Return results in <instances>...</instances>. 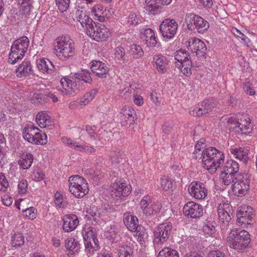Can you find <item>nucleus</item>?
<instances>
[{"mask_svg": "<svg viewBox=\"0 0 257 257\" xmlns=\"http://www.w3.org/2000/svg\"><path fill=\"white\" fill-rule=\"evenodd\" d=\"M130 53L133 58L137 59L143 56L144 51L140 45H133L131 47Z\"/></svg>", "mask_w": 257, "mask_h": 257, "instance_id": "de8ad7c7", "label": "nucleus"}, {"mask_svg": "<svg viewBox=\"0 0 257 257\" xmlns=\"http://www.w3.org/2000/svg\"><path fill=\"white\" fill-rule=\"evenodd\" d=\"M63 229L65 232H70L74 230L78 226L79 220L75 214H67L63 218Z\"/></svg>", "mask_w": 257, "mask_h": 257, "instance_id": "aec40b11", "label": "nucleus"}, {"mask_svg": "<svg viewBox=\"0 0 257 257\" xmlns=\"http://www.w3.org/2000/svg\"><path fill=\"white\" fill-rule=\"evenodd\" d=\"M69 190L77 198H82L88 193V184L84 178L79 175L71 176L68 180Z\"/></svg>", "mask_w": 257, "mask_h": 257, "instance_id": "39448f33", "label": "nucleus"}, {"mask_svg": "<svg viewBox=\"0 0 257 257\" xmlns=\"http://www.w3.org/2000/svg\"><path fill=\"white\" fill-rule=\"evenodd\" d=\"M202 158L204 168L210 173H214L218 168L223 164L224 160L223 153L214 147H209L204 149L198 156L196 159Z\"/></svg>", "mask_w": 257, "mask_h": 257, "instance_id": "f257e3e1", "label": "nucleus"}, {"mask_svg": "<svg viewBox=\"0 0 257 257\" xmlns=\"http://www.w3.org/2000/svg\"><path fill=\"white\" fill-rule=\"evenodd\" d=\"M175 59L180 64L184 62L186 59L191 58L189 53L185 50L180 49L175 53Z\"/></svg>", "mask_w": 257, "mask_h": 257, "instance_id": "49530a36", "label": "nucleus"}, {"mask_svg": "<svg viewBox=\"0 0 257 257\" xmlns=\"http://www.w3.org/2000/svg\"><path fill=\"white\" fill-rule=\"evenodd\" d=\"M123 222L126 227L132 232L135 231L138 228H141L139 226L137 217L133 215L130 212H126L123 214Z\"/></svg>", "mask_w": 257, "mask_h": 257, "instance_id": "4be33fe9", "label": "nucleus"}, {"mask_svg": "<svg viewBox=\"0 0 257 257\" xmlns=\"http://www.w3.org/2000/svg\"><path fill=\"white\" fill-rule=\"evenodd\" d=\"M36 121L42 128L51 126L50 117L45 112H39L36 116Z\"/></svg>", "mask_w": 257, "mask_h": 257, "instance_id": "2f4dec72", "label": "nucleus"}, {"mask_svg": "<svg viewBox=\"0 0 257 257\" xmlns=\"http://www.w3.org/2000/svg\"><path fill=\"white\" fill-rule=\"evenodd\" d=\"M232 210V207L229 203H222L218 205L217 213L222 230L229 226V222L233 216Z\"/></svg>", "mask_w": 257, "mask_h": 257, "instance_id": "9d476101", "label": "nucleus"}, {"mask_svg": "<svg viewBox=\"0 0 257 257\" xmlns=\"http://www.w3.org/2000/svg\"><path fill=\"white\" fill-rule=\"evenodd\" d=\"M33 160V155L31 153H26L22 156L19 161V164L23 169H27L31 166Z\"/></svg>", "mask_w": 257, "mask_h": 257, "instance_id": "f704fd0d", "label": "nucleus"}, {"mask_svg": "<svg viewBox=\"0 0 257 257\" xmlns=\"http://www.w3.org/2000/svg\"><path fill=\"white\" fill-rule=\"evenodd\" d=\"M45 174L42 171H35L32 175V178L35 181L39 182L44 179Z\"/></svg>", "mask_w": 257, "mask_h": 257, "instance_id": "052dcab7", "label": "nucleus"}, {"mask_svg": "<svg viewBox=\"0 0 257 257\" xmlns=\"http://www.w3.org/2000/svg\"><path fill=\"white\" fill-rule=\"evenodd\" d=\"M46 98V95L40 93H35L33 95L32 101L34 103H40L45 101Z\"/></svg>", "mask_w": 257, "mask_h": 257, "instance_id": "4d7b16f0", "label": "nucleus"}, {"mask_svg": "<svg viewBox=\"0 0 257 257\" xmlns=\"http://www.w3.org/2000/svg\"><path fill=\"white\" fill-rule=\"evenodd\" d=\"M188 49L200 59L204 60L206 58L207 47L205 43L196 38H191L188 40Z\"/></svg>", "mask_w": 257, "mask_h": 257, "instance_id": "4468645a", "label": "nucleus"}, {"mask_svg": "<svg viewBox=\"0 0 257 257\" xmlns=\"http://www.w3.org/2000/svg\"><path fill=\"white\" fill-rule=\"evenodd\" d=\"M38 69L43 72L52 74L55 71V68L52 62L49 59L43 58L37 62Z\"/></svg>", "mask_w": 257, "mask_h": 257, "instance_id": "cd10ccee", "label": "nucleus"}, {"mask_svg": "<svg viewBox=\"0 0 257 257\" xmlns=\"http://www.w3.org/2000/svg\"><path fill=\"white\" fill-rule=\"evenodd\" d=\"M185 23L187 28L191 31H197L203 33L209 27L208 22L200 16L190 13L186 15Z\"/></svg>", "mask_w": 257, "mask_h": 257, "instance_id": "6e6552de", "label": "nucleus"}, {"mask_svg": "<svg viewBox=\"0 0 257 257\" xmlns=\"http://www.w3.org/2000/svg\"><path fill=\"white\" fill-rule=\"evenodd\" d=\"M205 145L203 144V142L202 140H200L198 141L195 147V151L194 152V157L196 158V156H198L201 152V150L205 148Z\"/></svg>", "mask_w": 257, "mask_h": 257, "instance_id": "680f3d73", "label": "nucleus"}, {"mask_svg": "<svg viewBox=\"0 0 257 257\" xmlns=\"http://www.w3.org/2000/svg\"><path fill=\"white\" fill-rule=\"evenodd\" d=\"M24 214L26 216L29 217L31 219H34L36 218L35 209L32 207L26 209L24 211Z\"/></svg>", "mask_w": 257, "mask_h": 257, "instance_id": "69168bd1", "label": "nucleus"}, {"mask_svg": "<svg viewBox=\"0 0 257 257\" xmlns=\"http://www.w3.org/2000/svg\"><path fill=\"white\" fill-rule=\"evenodd\" d=\"M144 41L145 44L149 48L157 47L158 43V39L155 36L154 31L150 28L146 29L143 34Z\"/></svg>", "mask_w": 257, "mask_h": 257, "instance_id": "a878e982", "label": "nucleus"}, {"mask_svg": "<svg viewBox=\"0 0 257 257\" xmlns=\"http://www.w3.org/2000/svg\"><path fill=\"white\" fill-rule=\"evenodd\" d=\"M118 257H133V249L128 245L119 246L118 248Z\"/></svg>", "mask_w": 257, "mask_h": 257, "instance_id": "79ce46f5", "label": "nucleus"}, {"mask_svg": "<svg viewBox=\"0 0 257 257\" xmlns=\"http://www.w3.org/2000/svg\"><path fill=\"white\" fill-rule=\"evenodd\" d=\"M91 71L97 76L105 78L108 71L105 64L100 61H92L91 65Z\"/></svg>", "mask_w": 257, "mask_h": 257, "instance_id": "5701e85b", "label": "nucleus"}, {"mask_svg": "<svg viewBox=\"0 0 257 257\" xmlns=\"http://www.w3.org/2000/svg\"><path fill=\"white\" fill-rule=\"evenodd\" d=\"M65 245L67 250L72 252L73 253L78 252L80 248L79 242L74 238H67L65 240Z\"/></svg>", "mask_w": 257, "mask_h": 257, "instance_id": "c9c22d12", "label": "nucleus"}, {"mask_svg": "<svg viewBox=\"0 0 257 257\" xmlns=\"http://www.w3.org/2000/svg\"><path fill=\"white\" fill-rule=\"evenodd\" d=\"M122 155V152L118 149H115L111 152L110 157L113 162L118 163L120 162Z\"/></svg>", "mask_w": 257, "mask_h": 257, "instance_id": "5fc2aeb1", "label": "nucleus"}, {"mask_svg": "<svg viewBox=\"0 0 257 257\" xmlns=\"http://www.w3.org/2000/svg\"><path fill=\"white\" fill-rule=\"evenodd\" d=\"M139 19L135 14H131L128 17L127 23L131 26L136 25L139 23Z\"/></svg>", "mask_w": 257, "mask_h": 257, "instance_id": "e2e57ef3", "label": "nucleus"}, {"mask_svg": "<svg viewBox=\"0 0 257 257\" xmlns=\"http://www.w3.org/2000/svg\"><path fill=\"white\" fill-rule=\"evenodd\" d=\"M243 89L246 93L250 95H253L255 94V91L249 82L244 84Z\"/></svg>", "mask_w": 257, "mask_h": 257, "instance_id": "0e129e2a", "label": "nucleus"}, {"mask_svg": "<svg viewBox=\"0 0 257 257\" xmlns=\"http://www.w3.org/2000/svg\"><path fill=\"white\" fill-rule=\"evenodd\" d=\"M209 257H225V254L218 250H212L209 252Z\"/></svg>", "mask_w": 257, "mask_h": 257, "instance_id": "774afa93", "label": "nucleus"}, {"mask_svg": "<svg viewBox=\"0 0 257 257\" xmlns=\"http://www.w3.org/2000/svg\"><path fill=\"white\" fill-rule=\"evenodd\" d=\"M60 83L63 89L62 93L64 95H72L78 90L75 82L72 83V81L68 78H62Z\"/></svg>", "mask_w": 257, "mask_h": 257, "instance_id": "393cba45", "label": "nucleus"}, {"mask_svg": "<svg viewBox=\"0 0 257 257\" xmlns=\"http://www.w3.org/2000/svg\"><path fill=\"white\" fill-rule=\"evenodd\" d=\"M172 232V225L170 222L163 223L155 228L154 231V243L158 247L166 242Z\"/></svg>", "mask_w": 257, "mask_h": 257, "instance_id": "1a4fd4ad", "label": "nucleus"}, {"mask_svg": "<svg viewBox=\"0 0 257 257\" xmlns=\"http://www.w3.org/2000/svg\"><path fill=\"white\" fill-rule=\"evenodd\" d=\"M239 167L238 164L233 160H228L224 163L220 177L224 185H228L232 183V178L239 172Z\"/></svg>", "mask_w": 257, "mask_h": 257, "instance_id": "423d86ee", "label": "nucleus"}, {"mask_svg": "<svg viewBox=\"0 0 257 257\" xmlns=\"http://www.w3.org/2000/svg\"><path fill=\"white\" fill-rule=\"evenodd\" d=\"M153 61L156 63L157 69L159 72L163 73L167 71L168 61L165 56L155 55L153 57Z\"/></svg>", "mask_w": 257, "mask_h": 257, "instance_id": "7c9ffc66", "label": "nucleus"}, {"mask_svg": "<svg viewBox=\"0 0 257 257\" xmlns=\"http://www.w3.org/2000/svg\"><path fill=\"white\" fill-rule=\"evenodd\" d=\"M87 34L94 40L99 42L105 40L108 37L109 33L104 25L95 23V25L87 31Z\"/></svg>", "mask_w": 257, "mask_h": 257, "instance_id": "2eb2a0df", "label": "nucleus"}, {"mask_svg": "<svg viewBox=\"0 0 257 257\" xmlns=\"http://www.w3.org/2000/svg\"><path fill=\"white\" fill-rule=\"evenodd\" d=\"M82 234L84 242L97 238L95 229L91 226H85L82 230Z\"/></svg>", "mask_w": 257, "mask_h": 257, "instance_id": "e433bc0d", "label": "nucleus"}, {"mask_svg": "<svg viewBox=\"0 0 257 257\" xmlns=\"http://www.w3.org/2000/svg\"><path fill=\"white\" fill-rule=\"evenodd\" d=\"M162 0H146V10L149 13L155 15L160 13L162 10Z\"/></svg>", "mask_w": 257, "mask_h": 257, "instance_id": "bb28decb", "label": "nucleus"}, {"mask_svg": "<svg viewBox=\"0 0 257 257\" xmlns=\"http://www.w3.org/2000/svg\"><path fill=\"white\" fill-rule=\"evenodd\" d=\"M24 237L21 233H16L12 237V245L13 247L21 246L24 244Z\"/></svg>", "mask_w": 257, "mask_h": 257, "instance_id": "09e8293b", "label": "nucleus"}, {"mask_svg": "<svg viewBox=\"0 0 257 257\" xmlns=\"http://www.w3.org/2000/svg\"><path fill=\"white\" fill-rule=\"evenodd\" d=\"M8 186L9 183L5 176L2 173H0V190L5 191Z\"/></svg>", "mask_w": 257, "mask_h": 257, "instance_id": "13d9d810", "label": "nucleus"}, {"mask_svg": "<svg viewBox=\"0 0 257 257\" xmlns=\"http://www.w3.org/2000/svg\"><path fill=\"white\" fill-rule=\"evenodd\" d=\"M158 257H179L178 252L170 247H165L160 251Z\"/></svg>", "mask_w": 257, "mask_h": 257, "instance_id": "37998d69", "label": "nucleus"}, {"mask_svg": "<svg viewBox=\"0 0 257 257\" xmlns=\"http://www.w3.org/2000/svg\"><path fill=\"white\" fill-rule=\"evenodd\" d=\"M29 40L26 36H23L16 40L11 47L9 54V62L15 64L24 57L29 46Z\"/></svg>", "mask_w": 257, "mask_h": 257, "instance_id": "20e7f679", "label": "nucleus"}, {"mask_svg": "<svg viewBox=\"0 0 257 257\" xmlns=\"http://www.w3.org/2000/svg\"><path fill=\"white\" fill-rule=\"evenodd\" d=\"M190 194L197 199H202L207 195V190L203 183L192 182L188 187Z\"/></svg>", "mask_w": 257, "mask_h": 257, "instance_id": "f3484780", "label": "nucleus"}, {"mask_svg": "<svg viewBox=\"0 0 257 257\" xmlns=\"http://www.w3.org/2000/svg\"><path fill=\"white\" fill-rule=\"evenodd\" d=\"M76 19L79 22L82 27L87 31H88L93 26L95 25V22L89 17L87 12L84 11H79L76 13Z\"/></svg>", "mask_w": 257, "mask_h": 257, "instance_id": "412c9836", "label": "nucleus"}, {"mask_svg": "<svg viewBox=\"0 0 257 257\" xmlns=\"http://www.w3.org/2000/svg\"><path fill=\"white\" fill-rule=\"evenodd\" d=\"M16 74L18 77H26L33 73L32 67L30 61H23L16 69Z\"/></svg>", "mask_w": 257, "mask_h": 257, "instance_id": "c85d7f7f", "label": "nucleus"}, {"mask_svg": "<svg viewBox=\"0 0 257 257\" xmlns=\"http://www.w3.org/2000/svg\"><path fill=\"white\" fill-rule=\"evenodd\" d=\"M160 184L161 188L165 191H168L173 187V181L165 176L161 178Z\"/></svg>", "mask_w": 257, "mask_h": 257, "instance_id": "3c124183", "label": "nucleus"}, {"mask_svg": "<svg viewBox=\"0 0 257 257\" xmlns=\"http://www.w3.org/2000/svg\"><path fill=\"white\" fill-rule=\"evenodd\" d=\"M21 14H28L33 7V0H16Z\"/></svg>", "mask_w": 257, "mask_h": 257, "instance_id": "72a5a7b5", "label": "nucleus"}, {"mask_svg": "<svg viewBox=\"0 0 257 257\" xmlns=\"http://www.w3.org/2000/svg\"><path fill=\"white\" fill-rule=\"evenodd\" d=\"M227 127L238 134H247L251 132L252 127L249 120L244 118L230 117L227 122Z\"/></svg>", "mask_w": 257, "mask_h": 257, "instance_id": "0eeeda50", "label": "nucleus"}, {"mask_svg": "<svg viewBox=\"0 0 257 257\" xmlns=\"http://www.w3.org/2000/svg\"><path fill=\"white\" fill-rule=\"evenodd\" d=\"M178 25L175 20L166 19L162 22L159 30L163 37L171 39L176 34Z\"/></svg>", "mask_w": 257, "mask_h": 257, "instance_id": "ddd939ff", "label": "nucleus"}, {"mask_svg": "<svg viewBox=\"0 0 257 257\" xmlns=\"http://www.w3.org/2000/svg\"><path fill=\"white\" fill-rule=\"evenodd\" d=\"M74 77L78 80H82L86 83H91L92 82L90 72L88 70H83L80 72L75 73Z\"/></svg>", "mask_w": 257, "mask_h": 257, "instance_id": "a19ab883", "label": "nucleus"}, {"mask_svg": "<svg viewBox=\"0 0 257 257\" xmlns=\"http://www.w3.org/2000/svg\"><path fill=\"white\" fill-rule=\"evenodd\" d=\"M85 251L87 254H92L94 251L98 249L99 245L98 241L97 238L94 239L84 242Z\"/></svg>", "mask_w": 257, "mask_h": 257, "instance_id": "ea45409f", "label": "nucleus"}, {"mask_svg": "<svg viewBox=\"0 0 257 257\" xmlns=\"http://www.w3.org/2000/svg\"><path fill=\"white\" fill-rule=\"evenodd\" d=\"M230 247L237 250L245 248L250 242V235L245 230L232 229L227 238Z\"/></svg>", "mask_w": 257, "mask_h": 257, "instance_id": "f03ea898", "label": "nucleus"}, {"mask_svg": "<svg viewBox=\"0 0 257 257\" xmlns=\"http://www.w3.org/2000/svg\"><path fill=\"white\" fill-rule=\"evenodd\" d=\"M115 57L117 60L125 63L127 61L126 57L125 55L124 49L121 46L117 47L114 53Z\"/></svg>", "mask_w": 257, "mask_h": 257, "instance_id": "8fccbe9b", "label": "nucleus"}, {"mask_svg": "<svg viewBox=\"0 0 257 257\" xmlns=\"http://www.w3.org/2000/svg\"><path fill=\"white\" fill-rule=\"evenodd\" d=\"M98 90L97 89L91 90L89 92L84 94L83 96L84 100L82 101V102L88 103L91 101L94 98Z\"/></svg>", "mask_w": 257, "mask_h": 257, "instance_id": "6e6d98bb", "label": "nucleus"}, {"mask_svg": "<svg viewBox=\"0 0 257 257\" xmlns=\"http://www.w3.org/2000/svg\"><path fill=\"white\" fill-rule=\"evenodd\" d=\"M120 114L122 121L125 119L126 118V117H129L130 114H131L136 115L135 110L130 106L123 107L121 109Z\"/></svg>", "mask_w": 257, "mask_h": 257, "instance_id": "603ef678", "label": "nucleus"}, {"mask_svg": "<svg viewBox=\"0 0 257 257\" xmlns=\"http://www.w3.org/2000/svg\"><path fill=\"white\" fill-rule=\"evenodd\" d=\"M142 212L147 216H151L158 213L161 208L159 204L153 201L149 196H144L140 203Z\"/></svg>", "mask_w": 257, "mask_h": 257, "instance_id": "9b49d317", "label": "nucleus"}, {"mask_svg": "<svg viewBox=\"0 0 257 257\" xmlns=\"http://www.w3.org/2000/svg\"><path fill=\"white\" fill-rule=\"evenodd\" d=\"M56 5L61 13H63L69 8L70 0H56Z\"/></svg>", "mask_w": 257, "mask_h": 257, "instance_id": "864d4df0", "label": "nucleus"}, {"mask_svg": "<svg viewBox=\"0 0 257 257\" xmlns=\"http://www.w3.org/2000/svg\"><path fill=\"white\" fill-rule=\"evenodd\" d=\"M34 142L31 143L36 145H45L47 143V136L46 132H42L40 130L38 132L36 136L33 138Z\"/></svg>", "mask_w": 257, "mask_h": 257, "instance_id": "c03bdc74", "label": "nucleus"}, {"mask_svg": "<svg viewBox=\"0 0 257 257\" xmlns=\"http://www.w3.org/2000/svg\"><path fill=\"white\" fill-rule=\"evenodd\" d=\"M39 128L36 126L31 125L25 127L23 132L24 139L28 142L31 143L34 142L33 138L37 135Z\"/></svg>", "mask_w": 257, "mask_h": 257, "instance_id": "473e14b6", "label": "nucleus"}, {"mask_svg": "<svg viewBox=\"0 0 257 257\" xmlns=\"http://www.w3.org/2000/svg\"><path fill=\"white\" fill-rule=\"evenodd\" d=\"M62 141L65 144L68 145L69 147L71 148H74L76 150H78L80 151H83L84 152H89L91 153H94L95 152V149L92 147H89L88 146H84L78 145L77 143L73 142L70 138L68 137H63L62 139Z\"/></svg>", "mask_w": 257, "mask_h": 257, "instance_id": "b1692460", "label": "nucleus"}, {"mask_svg": "<svg viewBox=\"0 0 257 257\" xmlns=\"http://www.w3.org/2000/svg\"><path fill=\"white\" fill-rule=\"evenodd\" d=\"M203 230L206 234H213L215 232V227L212 225L205 224L203 226Z\"/></svg>", "mask_w": 257, "mask_h": 257, "instance_id": "338daca9", "label": "nucleus"}, {"mask_svg": "<svg viewBox=\"0 0 257 257\" xmlns=\"http://www.w3.org/2000/svg\"><path fill=\"white\" fill-rule=\"evenodd\" d=\"M182 72L186 76H189L192 74L191 68L192 67V62L191 59H186V61L183 62L182 63L177 64Z\"/></svg>", "mask_w": 257, "mask_h": 257, "instance_id": "58836bf2", "label": "nucleus"}, {"mask_svg": "<svg viewBox=\"0 0 257 257\" xmlns=\"http://www.w3.org/2000/svg\"><path fill=\"white\" fill-rule=\"evenodd\" d=\"M183 212L186 216L191 218H199L203 215V207L194 202H188L184 206Z\"/></svg>", "mask_w": 257, "mask_h": 257, "instance_id": "a211bd4d", "label": "nucleus"}, {"mask_svg": "<svg viewBox=\"0 0 257 257\" xmlns=\"http://www.w3.org/2000/svg\"><path fill=\"white\" fill-rule=\"evenodd\" d=\"M218 102L216 99L209 98L202 101L198 107L190 110V114L194 116L200 117L211 112L216 107Z\"/></svg>", "mask_w": 257, "mask_h": 257, "instance_id": "f8f14e48", "label": "nucleus"}, {"mask_svg": "<svg viewBox=\"0 0 257 257\" xmlns=\"http://www.w3.org/2000/svg\"><path fill=\"white\" fill-rule=\"evenodd\" d=\"M75 49L72 40L66 37H59L56 38L54 45V52L61 59H65L74 54Z\"/></svg>", "mask_w": 257, "mask_h": 257, "instance_id": "7ed1b4c3", "label": "nucleus"}, {"mask_svg": "<svg viewBox=\"0 0 257 257\" xmlns=\"http://www.w3.org/2000/svg\"><path fill=\"white\" fill-rule=\"evenodd\" d=\"M244 178H245L246 180L248 181V179H250L249 174L244 172H238L232 179L233 180L232 183H233L232 185L237 184L238 185L241 184V183L244 182Z\"/></svg>", "mask_w": 257, "mask_h": 257, "instance_id": "a18cd8bd", "label": "nucleus"}, {"mask_svg": "<svg viewBox=\"0 0 257 257\" xmlns=\"http://www.w3.org/2000/svg\"><path fill=\"white\" fill-rule=\"evenodd\" d=\"M28 183L26 180L23 179L19 182L18 189L20 194H25L27 191Z\"/></svg>", "mask_w": 257, "mask_h": 257, "instance_id": "bf43d9fd", "label": "nucleus"}, {"mask_svg": "<svg viewBox=\"0 0 257 257\" xmlns=\"http://www.w3.org/2000/svg\"><path fill=\"white\" fill-rule=\"evenodd\" d=\"M252 208L250 206H241L236 212L237 221L241 224H250Z\"/></svg>", "mask_w": 257, "mask_h": 257, "instance_id": "6ab92c4d", "label": "nucleus"}, {"mask_svg": "<svg viewBox=\"0 0 257 257\" xmlns=\"http://www.w3.org/2000/svg\"><path fill=\"white\" fill-rule=\"evenodd\" d=\"M244 179V182L241 183V184L232 185V189L234 194L238 196H242L247 193L249 189L250 179H249L248 181L246 180L245 178Z\"/></svg>", "mask_w": 257, "mask_h": 257, "instance_id": "c756f323", "label": "nucleus"}, {"mask_svg": "<svg viewBox=\"0 0 257 257\" xmlns=\"http://www.w3.org/2000/svg\"><path fill=\"white\" fill-rule=\"evenodd\" d=\"M131 191V186L125 182L119 181L113 183L111 190L110 195L112 198H117L128 196Z\"/></svg>", "mask_w": 257, "mask_h": 257, "instance_id": "dca6fc26", "label": "nucleus"}, {"mask_svg": "<svg viewBox=\"0 0 257 257\" xmlns=\"http://www.w3.org/2000/svg\"><path fill=\"white\" fill-rule=\"evenodd\" d=\"M230 152L231 154H233L236 158L243 162H246L248 160V157L247 150L239 147L238 148L231 149Z\"/></svg>", "mask_w": 257, "mask_h": 257, "instance_id": "4c0bfd02", "label": "nucleus"}]
</instances>
